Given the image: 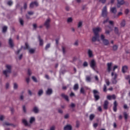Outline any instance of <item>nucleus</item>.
Here are the masks:
<instances>
[{"instance_id": "obj_31", "label": "nucleus", "mask_w": 130, "mask_h": 130, "mask_svg": "<svg viewBox=\"0 0 130 130\" xmlns=\"http://www.w3.org/2000/svg\"><path fill=\"white\" fill-rule=\"evenodd\" d=\"M34 121H35V118L32 117L30 118V120H29V122L30 123H33V122H34Z\"/></svg>"}, {"instance_id": "obj_1", "label": "nucleus", "mask_w": 130, "mask_h": 130, "mask_svg": "<svg viewBox=\"0 0 130 130\" xmlns=\"http://www.w3.org/2000/svg\"><path fill=\"white\" fill-rule=\"evenodd\" d=\"M117 66H114L113 68V72L111 73V76L113 77L112 78V83L113 84H116L117 83V80H116V79H117V74H114V71L116 69H117Z\"/></svg>"}, {"instance_id": "obj_43", "label": "nucleus", "mask_w": 130, "mask_h": 130, "mask_svg": "<svg viewBox=\"0 0 130 130\" xmlns=\"http://www.w3.org/2000/svg\"><path fill=\"white\" fill-rule=\"evenodd\" d=\"M29 53H34V52H35V50H34L33 49H30L29 50Z\"/></svg>"}, {"instance_id": "obj_62", "label": "nucleus", "mask_w": 130, "mask_h": 130, "mask_svg": "<svg viewBox=\"0 0 130 130\" xmlns=\"http://www.w3.org/2000/svg\"><path fill=\"white\" fill-rule=\"evenodd\" d=\"M125 79H126V80H129V79H130L129 75H127V76H126Z\"/></svg>"}, {"instance_id": "obj_15", "label": "nucleus", "mask_w": 130, "mask_h": 130, "mask_svg": "<svg viewBox=\"0 0 130 130\" xmlns=\"http://www.w3.org/2000/svg\"><path fill=\"white\" fill-rule=\"evenodd\" d=\"M47 95H51L52 94V89L51 88H48L46 92Z\"/></svg>"}, {"instance_id": "obj_49", "label": "nucleus", "mask_w": 130, "mask_h": 130, "mask_svg": "<svg viewBox=\"0 0 130 130\" xmlns=\"http://www.w3.org/2000/svg\"><path fill=\"white\" fill-rule=\"evenodd\" d=\"M27 74L28 76H31V70L30 69H28L27 70Z\"/></svg>"}, {"instance_id": "obj_45", "label": "nucleus", "mask_w": 130, "mask_h": 130, "mask_svg": "<svg viewBox=\"0 0 130 130\" xmlns=\"http://www.w3.org/2000/svg\"><path fill=\"white\" fill-rule=\"evenodd\" d=\"M68 23H71V22H72L73 21V18H72V17H70L68 19Z\"/></svg>"}, {"instance_id": "obj_60", "label": "nucleus", "mask_w": 130, "mask_h": 130, "mask_svg": "<svg viewBox=\"0 0 130 130\" xmlns=\"http://www.w3.org/2000/svg\"><path fill=\"white\" fill-rule=\"evenodd\" d=\"M123 108H124V109H127V108H128L127 107V105H124Z\"/></svg>"}, {"instance_id": "obj_27", "label": "nucleus", "mask_w": 130, "mask_h": 130, "mask_svg": "<svg viewBox=\"0 0 130 130\" xmlns=\"http://www.w3.org/2000/svg\"><path fill=\"white\" fill-rule=\"evenodd\" d=\"M22 123L24 124L25 126H28V122H27V120H26V119H23Z\"/></svg>"}, {"instance_id": "obj_59", "label": "nucleus", "mask_w": 130, "mask_h": 130, "mask_svg": "<svg viewBox=\"0 0 130 130\" xmlns=\"http://www.w3.org/2000/svg\"><path fill=\"white\" fill-rule=\"evenodd\" d=\"M24 10H26V9H27V3H24Z\"/></svg>"}, {"instance_id": "obj_58", "label": "nucleus", "mask_w": 130, "mask_h": 130, "mask_svg": "<svg viewBox=\"0 0 130 130\" xmlns=\"http://www.w3.org/2000/svg\"><path fill=\"white\" fill-rule=\"evenodd\" d=\"M0 120H1L2 121H3V120H4V116L1 115L0 116Z\"/></svg>"}, {"instance_id": "obj_55", "label": "nucleus", "mask_w": 130, "mask_h": 130, "mask_svg": "<svg viewBox=\"0 0 130 130\" xmlns=\"http://www.w3.org/2000/svg\"><path fill=\"white\" fill-rule=\"evenodd\" d=\"M106 83L107 86H109V85H110V82H109V80H106Z\"/></svg>"}, {"instance_id": "obj_26", "label": "nucleus", "mask_w": 130, "mask_h": 130, "mask_svg": "<svg viewBox=\"0 0 130 130\" xmlns=\"http://www.w3.org/2000/svg\"><path fill=\"white\" fill-rule=\"evenodd\" d=\"M32 111L35 112V113H38L39 110H38V108L37 107H35L32 110Z\"/></svg>"}, {"instance_id": "obj_44", "label": "nucleus", "mask_w": 130, "mask_h": 130, "mask_svg": "<svg viewBox=\"0 0 130 130\" xmlns=\"http://www.w3.org/2000/svg\"><path fill=\"white\" fill-rule=\"evenodd\" d=\"M129 13V10L128 9H125V14L126 15H128Z\"/></svg>"}, {"instance_id": "obj_63", "label": "nucleus", "mask_w": 130, "mask_h": 130, "mask_svg": "<svg viewBox=\"0 0 130 130\" xmlns=\"http://www.w3.org/2000/svg\"><path fill=\"white\" fill-rule=\"evenodd\" d=\"M64 118H65L66 119L69 118V114H66V115H65V116H64Z\"/></svg>"}, {"instance_id": "obj_2", "label": "nucleus", "mask_w": 130, "mask_h": 130, "mask_svg": "<svg viewBox=\"0 0 130 130\" xmlns=\"http://www.w3.org/2000/svg\"><path fill=\"white\" fill-rule=\"evenodd\" d=\"M6 68L7 69V70H4L3 71V74L5 75V76L6 77V78H8L9 76H8V74H11L12 70V67L10 65H7Z\"/></svg>"}, {"instance_id": "obj_41", "label": "nucleus", "mask_w": 130, "mask_h": 130, "mask_svg": "<svg viewBox=\"0 0 130 130\" xmlns=\"http://www.w3.org/2000/svg\"><path fill=\"white\" fill-rule=\"evenodd\" d=\"M117 48H118V47L117 45H114L113 46V50H117Z\"/></svg>"}, {"instance_id": "obj_11", "label": "nucleus", "mask_w": 130, "mask_h": 130, "mask_svg": "<svg viewBox=\"0 0 130 130\" xmlns=\"http://www.w3.org/2000/svg\"><path fill=\"white\" fill-rule=\"evenodd\" d=\"M108 104H109V102H108V101L106 100L104 102V109H108Z\"/></svg>"}, {"instance_id": "obj_19", "label": "nucleus", "mask_w": 130, "mask_h": 130, "mask_svg": "<svg viewBox=\"0 0 130 130\" xmlns=\"http://www.w3.org/2000/svg\"><path fill=\"white\" fill-rule=\"evenodd\" d=\"M9 44L11 48L14 47V43H13V40H12V39H9Z\"/></svg>"}, {"instance_id": "obj_28", "label": "nucleus", "mask_w": 130, "mask_h": 130, "mask_svg": "<svg viewBox=\"0 0 130 130\" xmlns=\"http://www.w3.org/2000/svg\"><path fill=\"white\" fill-rule=\"evenodd\" d=\"M19 23L21 26H24V20L22 18H19Z\"/></svg>"}, {"instance_id": "obj_20", "label": "nucleus", "mask_w": 130, "mask_h": 130, "mask_svg": "<svg viewBox=\"0 0 130 130\" xmlns=\"http://www.w3.org/2000/svg\"><path fill=\"white\" fill-rule=\"evenodd\" d=\"M38 39L40 41V45L41 46H42V45H43V40L41 39V37H40V36H38Z\"/></svg>"}, {"instance_id": "obj_35", "label": "nucleus", "mask_w": 130, "mask_h": 130, "mask_svg": "<svg viewBox=\"0 0 130 130\" xmlns=\"http://www.w3.org/2000/svg\"><path fill=\"white\" fill-rule=\"evenodd\" d=\"M7 5L11 7V6L13 5V2L12 1H9L7 2Z\"/></svg>"}, {"instance_id": "obj_34", "label": "nucleus", "mask_w": 130, "mask_h": 130, "mask_svg": "<svg viewBox=\"0 0 130 130\" xmlns=\"http://www.w3.org/2000/svg\"><path fill=\"white\" fill-rule=\"evenodd\" d=\"M43 94V90L42 89H41L38 92V95L39 96H41Z\"/></svg>"}, {"instance_id": "obj_42", "label": "nucleus", "mask_w": 130, "mask_h": 130, "mask_svg": "<svg viewBox=\"0 0 130 130\" xmlns=\"http://www.w3.org/2000/svg\"><path fill=\"white\" fill-rule=\"evenodd\" d=\"M49 47H50V44H47L46 47H45V50H47L49 48Z\"/></svg>"}, {"instance_id": "obj_25", "label": "nucleus", "mask_w": 130, "mask_h": 130, "mask_svg": "<svg viewBox=\"0 0 130 130\" xmlns=\"http://www.w3.org/2000/svg\"><path fill=\"white\" fill-rule=\"evenodd\" d=\"M103 42L105 45H108L109 44V41L108 40L105 39L103 41Z\"/></svg>"}, {"instance_id": "obj_57", "label": "nucleus", "mask_w": 130, "mask_h": 130, "mask_svg": "<svg viewBox=\"0 0 130 130\" xmlns=\"http://www.w3.org/2000/svg\"><path fill=\"white\" fill-rule=\"evenodd\" d=\"M26 82L27 83H29L30 82V78L29 77L26 79Z\"/></svg>"}, {"instance_id": "obj_23", "label": "nucleus", "mask_w": 130, "mask_h": 130, "mask_svg": "<svg viewBox=\"0 0 130 130\" xmlns=\"http://www.w3.org/2000/svg\"><path fill=\"white\" fill-rule=\"evenodd\" d=\"M80 93L81 94H83V95H85V94H86V91H85L84 87H82L80 88Z\"/></svg>"}, {"instance_id": "obj_47", "label": "nucleus", "mask_w": 130, "mask_h": 130, "mask_svg": "<svg viewBox=\"0 0 130 130\" xmlns=\"http://www.w3.org/2000/svg\"><path fill=\"white\" fill-rule=\"evenodd\" d=\"M83 23L82 22V21H80L78 23V28H80V27H82V25Z\"/></svg>"}, {"instance_id": "obj_50", "label": "nucleus", "mask_w": 130, "mask_h": 130, "mask_svg": "<svg viewBox=\"0 0 130 130\" xmlns=\"http://www.w3.org/2000/svg\"><path fill=\"white\" fill-rule=\"evenodd\" d=\"M18 88V84L17 83L14 84V89H17Z\"/></svg>"}, {"instance_id": "obj_22", "label": "nucleus", "mask_w": 130, "mask_h": 130, "mask_svg": "<svg viewBox=\"0 0 130 130\" xmlns=\"http://www.w3.org/2000/svg\"><path fill=\"white\" fill-rule=\"evenodd\" d=\"M111 13H113V14H116V8L115 7H113L112 8H111Z\"/></svg>"}, {"instance_id": "obj_29", "label": "nucleus", "mask_w": 130, "mask_h": 130, "mask_svg": "<svg viewBox=\"0 0 130 130\" xmlns=\"http://www.w3.org/2000/svg\"><path fill=\"white\" fill-rule=\"evenodd\" d=\"M120 25L121 27H124V26H125V20H123L121 22Z\"/></svg>"}, {"instance_id": "obj_56", "label": "nucleus", "mask_w": 130, "mask_h": 130, "mask_svg": "<svg viewBox=\"0 0 130 130\" xmlns=\"http://www.w3.org/2000/svg\"><path fill=\"white\" fill-rule=\"evenodd\" d=\"M28 15H33V14H34V13L32 11H29V12H28Z\"/></svg>"}, {"instance_id": "obj_52", "label": "nucleus", "mask_w": 130, "mask_h": 130, "mask_svg": "<svg viewBox=\"0 0 130 130\" xmlns=\"http://www.w3.org/2000/svg\"><path fill=\"white\" fill-rule=\"evenodd\" d=\"M83 67H88V63L86 61L83 63Z\"/></svg>"}, {"instance_id": "obj_36", "label": "nucleus", "mask_w": 130, "mask_h": 130, "mask_svg": "<svg viewBox=\"0 0 130 130\" xmlns=\"http://www.w3.org/2000/svg\"><path fill=\"white\" fill-rule=\"evenodd\" d=\"M103 91L104 92H107V87L105 84L104 85Z\"/></svg>"}, {"instance_id": "obj_51", "label": "nucleus", "mask_w": 130, "mask_h": 130, "mask_svg": "<svg viewBox=\"0 0 130 130\" xmlns=\"http://www.w3.org/2000/svg\"><path fill=\"white\" fill-rule=\"evenodd\" d=\"M23 112L26 113V107L25 106H23Z\"/></svg>"}, {"instance_id": "obj_5", "label": "nucleus", "mask_w": 130, "mask_h": 130, "mask_svg": "<svg viewBox=\"0 0 130 130\" xmlns=\"http://www.w3.org/2000/svg\"><path fill=\"white\" fill-rule=\"evenodd\" d=\"M100 31H101V28L100 27L93 28V32L94 35H99V32H100Z\"/></svg>"}, {"instance_id": "obj_3", "label": "nucleus", "mask_w": 130, "mask_h": 130, "mask_svg": "<svg viewBox=\"0 0 130 130\" xmlns=\"http://www.w3.org/2000/svg\"><path fill=\"white\" fill-rule=\"evenodd\" d=\"M93 94L94 98L95 101H98L100 99V95H99V91L97 90H93Z\"/></svg>"}, {"instance_id": "obj_12", "label": "nucleus", "mask_w": 130, "mask_h": 130, "mask_svg": "<svg viewBox=\"0 0 130 130\" xmlns=\"http://www.w3.org/2000/svg\"><path fill=\"white\" fill-rule=\"evenodd\" d=\"M111 67H112V63H107V71L108 73H110V72H111Z\"/></svg>"}, {"instance_id": "obj_18", "label": "nucleus", "mask_w": 130, "mask_h": 130, "mask_svg": "<svg viewBox=\"0 0 130 130\" xmlns=\"http://www.w3.org/2000/svg\"><path fill=\"white\" fill-rule=\"evenodd\" d=\"M61 97H62V98H64V99L66 100V101H69V96L64 94V93H62L61 94Z\"/></svg>"}, {"instance_id": "obj_9", "label": "nucleus", "mask_w": 130, "mask_h": 130, "mask_svg": "<svg viewBox=\"0 0 130 130\" xmlns=\"http://www.w3.org/2000/svg\"><path fill=\"white\" fill-rule=\"evenodd\" d=\"M107 99L108 100H111L112 99H116V96L115 95V94H113L112 95H108L107 96Z\"/></svg>"}, {"instance_id": "obj_13", "label": "nucleus", "mask_w": 130, "mask_h": 130, "mask_svg": "<svg viewBox=\"0 0 130 130\" xmlns=\"http://www.w3.org/2000/svg\"><path fill=\"white\" fill-rule=\"evenodd\" d=\"M99 39V35H94V36H93L92 38V42H95L96 41V40Z\"/></svg>"}, {"instance_id": "obj_17", "label": "nucleus", "mask_w": 130, "mask_h": 130, "mask_svg": "<svg viewBox=\"0 0 130 130\" xmlns=\"http://www.w3.org/2000/svg\"><path fill=\"white\" fill-rule=\"evenodd\" d=\"M88 54L89 57H93V52L90 49H88Z\"/></svg>"}, {"instance_id": "obj_10", "label": "nucleus", "mask_w": 130, "mask_h": 130, "mask_svg": "<svg viewBox=\"0 0 130 130\" xmlns=\"http://www.w3.org/2000/svg\"><path fill=\"white\" fill-rule=\"evenodd\" d=\"M113 109L114 112H116V111H117V102H116V101H115L114 102V106Z\"/></svg>"}, {"instance_id": "obj_7", "label": "nucleus", "mask_w": 130, "mask_h": 130, "mask_svg": "<svg viewBox=\"0 0 130 130\" xmlns=\"http://www.w3.org/2000/svg\"><path fill=\"white\" fill-rule=\"evenodd\" d=\"M34 6H36V7H38V2L36 1L32 2L29 5V8L32 9L34 8Z\"/></svg>"}, {"instance_id": "obj_46", "label": "nucleus", "mask_w": 130, "mask_h": 130, "mask_svg": "<svg viewBox=\"0 0 130 130\" xmlns=\"http://www.w3.org/2000/svg\"><path fill=\"white\" fill-rule=\"evenodd\" d=\"M32 79L34 82H35L36 83H37V79H36L35 77L32 76Z\"/></svg>"}, {"instance_id": "obj_24", "label": "nucleus", "mask_w": 130, "mask_h": 130, "mask_svg": "<svg viewBox=\"0 0 130 130\" xmlns=\"http://www.w3.org/2000/svg\"><path fill=\"white\" fill-rule=\"evenodd\" d=\"M74 91H77L79 89V84L78 83H76L74 85V88H73Z\"/></svg>"}, {"instance_id": "obj_54", "label": "nucleus", "mask_w": 130, "mask_h": 130, "mask_svg": "<svg viewBox=\"0 0 130 130\" xmlns=\"http://www.w3.org/2000/svg\"><path fill=\"white\" fill-rule=\"evenodd\" d=\"M97 126H98V123H95L93 124V127L96 128V127H97Z\"/></svg>"}, {"instance_id": "obj_53", "label": "nucleus", "mask_w": 130, "mask_h": 130, "mask_svg": "<svg viewBox=\"0 0 130 130\" xmlns=\"http://www.w3.org/2000/svg\"><path fill=\"white\" fill-rule=\"evenodd\" d=\"M108 21H109V18H107L106 20H104L103 21V24H105V23H107V22H108Z\"/></svg>"}, {"instance_id": "obj_61", "label": "nucleus", "mask_w": 130, "mask_h": 130, "mask_svg": "<svg viewBox=\"0 0 130 130\" xmlns=\"http://www.w3.org/2000/svg\"><path fill=\"white\" fill-rule=\"evenodd\" d=\"M9 86H10V84H9V83H6V89H8Z\"/></svg>"}, {"instance_id": "obj_14", "label": "nucleus", "mask_w": 130, "mask_h": 130, "mask_svg": "<svg viewBox=\"0 0 130 130\" xmlns=\"http://www.w3.org/2000/svg\"><path fill=\"white\" fill-rule=\"evenodd\" d=\"M117 7L118 8H119L120 6H119V5H120V6L123 5L124 4V1L123 0H117Z\"/></svg>"}, {"instance_id": "obj_16", "label": "nucleus", "mask_w": 130, "mask_h": 130, "mask_svg": "<svg viewBox=\"0 0 130 130\" xmlns=\"http://www.w3.org/2000/svg\"><path fill=\"white\" fill-rule=\"evenodd\" d=\"M127 66H123L122 68V72L124 74V73H126V72L127 71Z\"/></svg>"}, {"instance_id": "obj_6", "label": "nucleus", "mask_w": 130, "mask_h": 130, "mask_svg": "<svg viewBox=\"0 0 130 130\" xmlns=\"http://www.w3.org/2000/svg\"><path fill=\"white\" fill-rule=\"evenodd\" d=\"M90 66L93 71H95V67H96V62L95 61V60L92 59L91 60Z\"/></svg>"}, {"instance_id": "obj_32", "label": "nucleus", "mask_w": 130, "mask_h": 130, "mask_svg": "<svg viewBox=\"0 0 130 130\" xmlns=\"http://www.w3.org/2000/svg\"><path fill=\"white\" fill-rule=\"evenodd\" d=\"M94 117H95V115L93 114H91L89 116L90 120H93V119H94Z\"/></svg>"}, {"instance_id": "obj_37", "label": "nucleus", "mask_w": 130, "mask_h": 130, "mask_svg": "<svg viewBox=\"0 0 130 130\" xmlns=\"http://www.w3.org/2000/svg\"><path fill=\"white\" fill-rule=\"evenodd\" d=\"M114 32L115 34H118V28H117V27H115Z\"/></svg>"}, {"instance_id": "obj_21", "label": "nucleus", "mask_w": 130, "mask_h": 130, "mask_svg": "<svg viewBox=\"0 0 130 130\" xmlns=\"http://www.w3.org/2000/svg\"><path fill=\"white\" fill-rule=\"evenodd\" d=\"M64 130H72V126L67 125L64 127Z\"/></svg>"}, {"instance_id": "obj_8", "label": "nucleus", "mask_w": 130, "mask_h": 130, "mask_svg": "<svg viewBox=\"0 0 130 130\" xmlns=\"http://www.w3.org/2000/svg\"><path fill=\"white\" fill-rule=\"evenodd\" d=\"M49 23H50V19H48L44 23V26L46 27L47 29H48L49 28Z\"/></svg>"}, {"instance_id": "obj_48", "label": "nucleus", "mask_w": 130, "mask_h": 130, "mask_svg": "<svg viewBox=\"0 0 130 130\" xmlns=\"http://www.w3.org/2000/svg\"><path fill=\"white\" fill-rule=\"evenodd\" d=\"M101 38L102 41H103L104 40H105V37L103 35H101Z\"/></svg>"}, {"instance_id": "obj_40", "label": "nucleus", "mask_w": 130, "mask_h": 130, "mask_svg": "<svg viewBox=\"0 0 130 130\" xmlns=\"http://www.w3.org/2000/svg\"><path fill=\"white\" fill-rule=\"evenodd\" d=\"M4 125H13V124L8 122H6L4 123Z\"/></svg>"}, {"instance_id": "obj_30", "label": "nucleus", "mask_w": 130, "mask_h": 130, "mask_svg": "<svg viewBox=\"0 0 130 130\" xmlns=\"http://www.w3.org/2000/svg\"><path fill=\"white\" fill-rule=\"evenodd\" d=\"M8 30V27L7 26H4L3 27V33H6L7 32V30Z\"/></svg>"}, {"instance_id": "obj_39", "label": "nucleus", "mask_w": 130, "mask_h": 130, "mask_svg": "<svg viewBox=\"0 0 130 130\" xmlns=\"http://www.w3.org/2000/svg\"><path fill=\"white\" fill-rule=\"evenodd\" d=\"M123 115L125 119L126 120V119H127V114L126 113V112H124L123 113Z\"/></svg>"}, {"instance_id": "obj_4", "label": "nucleus", "mask_w": 130, "mask_h": 130, "mask_svg": "<svg viewBox=\"0 0 130 130\" xmlns=\"http://www.w3.org/2000/svg\"><path fill=\"white\" fill-rule=\"evenodd\" d=\"M107 7L105 6L102 10V16L104 17V18H106L107 17Z\"/></svg>"}, {"instance_id": "obj_64", "label": "nucleus", "mask_w": 130, "mask_h": 130, "mask_svg": "<svg viewBox=\"0 0 130 130\" xmlns=\"http://www.w3.org/2000/svg\"><path fill=\"white\" fill-rule=\"evenodd\" d=\"M20 52H21V49H19V50H17V51L16 52V53L17 54H19V53H20Z\"/></svg>"}, {"instance_id": "obj_38", "label": "nucleus", "mask_w": 130, "mask_h": 130, "mask_svg": "<svg viewBox=\"0 0 130 130\" xmlns=\"http://www.w3.org/2000/svg\"><path fill=\"white\" fill-rule=\"evenodd\" d=\"M86 80L87 82H91V77L90 76H86Z\"/></svg>"}, {"instance_id": "obj_33", "label": "nucleus", "mask_w": 130, "mask_h": 130, "mask_svg": "<svg viewBox=\"0 0 130 130\" xmlns=\"http://www.w3.org/2000/svg\"><path fill=\"white\" fill-rule=\"evenodd\" d=\"M25 47H24V49H30V47H29V45H28V43H25Z\"/></svg>"}]
</instances>
